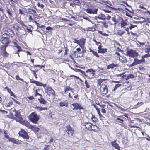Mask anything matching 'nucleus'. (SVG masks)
Segmentation results:
<instances>
[{"instance_id":"60","label":"nucleus","mask_w":150,"mask_h":150,"mask_svg":"<svg viewBox=\"0 0 150 150\" xmlns=\"http://www.w3.org/2000/svg\"><path fill=\"white\" fill-rule=\"evenodd\" d=\"M134 27V25L130 24V26L129 27L130 29H131L132 28Z\"/></svg>"},{"instance_id":"15","label":"nucleus","mask_w":150,"mask_h":150,"mask_svg":"<svg viewBox=\"0 0 150 150\" xmlns=\"http://www.w3.org/2000/svg\"><path fill=\"white\" fill-rule=\"evenodd\" d=\"M108 89L106 86H105L104 87L103 86V91L102 94L103 95H106L108 93Z\"/></svg>"},{"instance_id":"37","label":"nucleus","mask_w":150,"mask_h":150,"mask_svg":"<svg viewBox=\"0 0 150 150\" xmlns=\"http://www.w3.org/2000/svg\"><path fill=\"white\" fill-rule=\"evenodd\" d=\"M16 77V78L18 80H20L21 81H22L23 82H24V80H23V79L21 78H20L19 76L18 75H16V76H15Z\"/></svg>"},{"instance_id":"13","label":"nucleus","mask_w":150,"mask_h":150,"mask_svg":"<svg viewBox=\"0 0 150 150\" xmlns=\"http://www.w3.org/2000/svg\"><path fill=\"white\" fill-rule=\"evenodd\" d=\"M92 125V123L89 122H85L84 124L85 127L89 131H91V127Z\"/></svg>"},{"instance_id":"11","label":"nucleus","mask_w":150,"mask_h":150,"mask_svg":"<svg viewBox=\"0 0 150 150\" xmlns=\"http://www.w3.org/2000/svg\"><path fill=\"white\" fill-rule=\"evenodd\" d=\"M9 38L1 39L0 41L2 43L5 45H8L9 42Z\"/></svg>"},{"instance_id":"20","label":"nucleus","mask_w":150,"mask_h":150,"mask_svg":"<svg viewBox=\"0 0 150 150\" xmlns=\"http://www.w3.org/2000/svg\"><path fill=\"white\" fill-rule=\"evenodd\" d=\"M99 16L100 20L105 21L106 19L105 16L103 14H101L99 15Z\"/></svg>"},{"instance_id":"24","label":"nucleus","mask_w":150,"mask_h":150,"mask_svg":"<svg viewBox=\"0 0 150 150\" xmlns=\"http://www.w3.org/2000/svg\"><path fill=\"white\" fill-rule=\"evenodd\" d=\"M10 38V35L6 33L4 34L2 36L1 39L6 38Z\"/></svg>"},{"instance_id":"35","label":"nucleus","mask_w":150,"mask_h":150,"mask_svg":"<svg viewBox=\"0 0 150 150\" xmlns=\"http://www.w3.org/2000/svg\"><path fill=\"white\" fill-rule=\"evenodd\" d=\"M81 0H75V4L78 5L79 6L81 4L80 1Z\"/></svg>"},{"instance_id":"2","label":"nucleus","mask_w":150,"mask_h":150,"mask_svg":"<svg viewBox=\"0 0 150 150\" xmlns=\"http://www.w3.org/2000/svg\"><path fill=\"white\" fill-rule=\"evenodd\" d=\"M64 131L67 132L69 135L72 136L73 134L74 130L70 125H68L64 127Z\"/></svg>"},{"instance_id":"38","label":"nucleus","mask_w":150,"mask_h":150,"mask_svg":"<svg viewBox=\"0 0 150 150\" xmlns=\"http://www.w3.org/2000/svg\"><path fill=\"white\" fill-rule=\"evenodd\" d=\"M103 108L101 109V112L105 114L106 113V111L105 110V109H104V107L103 106V107H102Z\"/></svg>"},{"instance_id":"45","label":"nucleus","mask_w":150,"mask_h":150,"mask_svg":"<svg viewBox=\"0 0 150 150\" xmlns=\"http://www.w3.org/2000/svg\"><path fill=\"white\" fill-rule=\"evenodd\" d=\"M0 112H1V113L4 114H7V111H5L4 110H0Z\"/></svg>"},{"instance_id":"4","label":"nucleus","mask_w":150,"mask_h":150,"mask_svg":"<svg viewBox=\"0 0 150 150\" xmlns=\"http://www.w3.org/2000/svg\"><path fill=\"white\" fill-rule=\"evenodd\" d=\"M16 120L17 122H19L21 124L25 125L26 126L29 128H32L33 127L31 125H30L29 123L23 120H18L17 119H16Z\"/></svg>"},{"instance_id":"43","label":"nucleus","mask_w":150,"mask_h":150,"mask_svg":"<svg viewBox=\"0 0 150 150\" xmlns=\"http://www.w3.org/2000/svg\"><path fill=\"white\" fill-rule=\"evenodd\" d=\"M121 57L122 58V62H123L125 63L127 62L126 60V59H125V57Z\"/></svg>"},{"instance_id":"28","label":"nucleus","mask_w":150,"mask_h":150,"mask_svg":"<svg viewBox=\"0 0 150 150\" xmlns=\"http://www.w3.org/2000/svg\"><path fill=\"white\" fill-rule=\"evenodd\" d=\"M36 108L39 110L40 111H41L45 109H47V108L45 107H37Z\"/></svg>"},{"instance_id":"41","label":"nucleus","mask_w":150,"mask_h":150,"mask_svg":"<svg viewBox=\"0 0 150 150\" xmlns=\"http://www.w3.org/2000/svg\"><path fill=\"white\" fill-rule=\"evenodd\" d=\"M38 5L39 7H40L41 8H42L44 7V6L42 4H40V3H38Z\"/></svg>"},{"instance_id":"8","label":"nucleus","mask_w":150,"mask_h":150,"mask_svg":"<svg viewBox=\"0 0 150 150\" xmlns=\"http://www.w3.org/2000/svg\"><path fill=\"white\" fill-rule=\"evenodd\" d=\"M98 10L97 9L87 8L86 9V11L87 13L92 14H97Z\"/></svg>"},{"instance_id":"53","label":"nucleus","mask_w":150,"mask_h":150,"mask_svg":"<svg viewBox=\"0 0 150 150\" xmlns=\"http://www.w3.org/2000/svg\"><path fill=\"white\" fill-rule=\"evenodd\" d=\"M17 47L18 48L17 51L18 52H19L21 50V49L20 47L19 46H18V45L17 46Z\"/></svg>"},{"instance_id":"9","label":"nucleus","mask_w":150,"mask_h":150,"mask_svg":"<svg viewBox=\"0 0 150 150\" xmlns=\"http://www.w3.org/2000/svg\"><path fill=\"white\" fill-rule=\"evenodd\" d=\"M45 93L47 94L50 93L54 95L55 94L54 91L50 87H48L45 90Z\"/></svg>"},{"instance_id":"3","label":"nucleus","mask_w":150,"mask_h":150,"mask_svg":"<svg viewBox=\"0 0 150 150\" xmlns=\"http://www.w3.org/2000/svg\"><path fill=\"white\" fill-rule=\"evenodd\" d=\"M126 53L127 55L131 57H137L138 56V54L136 52V51L131 49L127 50Z\"/></svg>"},{"instance_id":"44","label":"nucleus","mask_w":150,"mask_h":150,"mask_svg":"<svg viewBox=\"0 0 150 150\" xmlns=\"http://www.w3.org/2000/svg\"><path fill=\"white\" fill-rule=\"evenodd\" d=\"M102 23L103 24V26L105 28H107L108 25L107 23L105 22H102Z\"/></svg>"},{"instance_id":"36","label":"nucleus","mask_w":150,"mask_h":150,"mask_svg":"<svg viewBox=\"0 0 150 150\" xmlns=\"http://www.w3.org/2000/svg\"><path fill=\"white\" fill-rule=\"evenodd\" d=\"M35 82V84H36L37 86H42V83H41L39 82H38V81H36V82Z\"/></svg>"},{"instance_id":"49","label":"nucleus","mask_w":150,"mask_h":150,"mask_svg":"<svg viewBox=\"0 0 150 150\" xmlns=\"http://www.w3.org/2000/svg\"><path fill=\"white\" fill-rule=\"evenodd\" d=\"M93 29V28L91 27H89L88 28H86V30H87V31H91V30L92 29Z\"/></svg>"},{"instance_id":"39","label":"nucleus","mask_w":150,"mask_h":150,"mask_svg":"<svg viewBox=\"0 0 150 150\" xmlns=\"http://www.w3.org/2000/svg\"><path fill=\"white\" fill-rule=\"evenodd\" d=\"M83 50H83L82 51H81V49L80 48H77L76 49V51L78 52V53L84 52V50Z\"/></svg>"},{"instance_id":"58","label":"nucleus","mask_w":150,"mask_h":150,"mask_svg":"<svg viewBox=\"0 0 150 150\" xmlns=\"http://www.w3.org/2000/svg\"><path fill=\"white\" fill-rule=\"evenodd\" d=\"M146 22V21L144 20L142 21H138L137 23H140V24H142L143 23H144Z\"/></svg>"},{"instance_id":"42","label":"nucleus","mask_w":150,"mask_h":150,"mask_svg":"<svg viewBox=\"0 0 150 150\" xmlns=\"http://www.w3.org/2000/svg\"><path fill=\"white\" fill-rule=\"evenodd\" d=\"M134 76L132 74H129L128 75V77L129 78H133L134 77Z\"/></svg>"},{"instance_id":"34","label":"nucleus","mask_w":150,"mask_h":150,"mask_svg":"<svg viewBox=\"0 0 150 150\" xmlns=\"http://www.w3.org/2000/svg\"><path fill=\"white\" fill-rule=\"evenodd\" d=\"M85 84L86 88H90V86L89 84V83L86 80L85 81Z\"/></svg>"},{"instance_id":"46","label":"nucleus","mask_w":150,"mask_h":150,"mask_svg":"<svg viewBox=\"0 0 150 150\" xmlns=\"http://www.w3.org/2000/svg\"><path fill=\"white\" fill-rule=\"evenodd\" d=\"M102 82V81L101 79H99L98 81V83L100 86Z\"/></svg>"},{"instance_id":"25","label":"nucleus","mask_w":150,"mask_h":150,"mask_svg":"<svg viewBox=\"0 0 150 150\" xmlns=\"http://www.w3.org/2000/svg\"><path fill=\"white\" fill-rule=\"evenodd\" d=\"M117 66V65H115L114 64H112L110 65H109L107 66V69H109L110 68H111L113 69L115 67H116Z\"/></svg>"},{"instance_id":"57","label":"nucleus","mask_w":150,"mask_h":150,"mask_svg":"<svg viewBox=\"0 0 150 150\" xmlns=\"http://www.w3.org/2000/svg\"><path fill=\"white\" fill-rule=\"evenodd\" d=\"M83 18L84 19L88 20L89 22H91V20L88 18L84 17H83Z\"/></svg>"},{"instance_id":"64","label":"nucleus","mask_w":150,"mask_h":150,"mask_svg":"<svg viewBox=\"0 0 150 150\" xmlns=\"http://www.w3.org/2000/svg\"><path fill=\"white\" fill-rule=\"evenodd\" d=\"M46 29L47 30H50L52 29V28L50 27H48L46 28Z\"/></svg>"},{"instance_id":"7","label":"nucleus","mask_w":150,"mask_h":150,"mask_svg":"<svg viewBox=\"0 0 150 150\" xmlns=\"http://www.w3.org/2000/svg\"><path fill=\"white\" fill-rule=\"evenodd\" d=\"M71 105L73 106L74 108H73V110L74 109H83V108L81 106V105L76 103H74L71 104Z\"/></svg>"},{"instance_id":"50","label":"nucleus","mask_w":150,"mask_h":150,"mask_svg":"<svg viewBox=\"0 0 150 150\" xmlns=\"http://www.w3.org/2000/svg\"><path fill=\"white\" fill-rule=\"evenodd\" d=\"M69 88H70L67 87V88H66L65 89L64 93H65V94L67 93V91H68V90H69Z\"/></svg>"},{"instance_id":"21","label":"nucleus","mask_w":150,"mask_h":150,"mask_svg":"<svg viewBox=\"0 0 150 150\" xmlns=\"http://www.w3.org/2000/svg\"><path fill=\"white\" fill-rule=\"evenodd\" d=\"M38 100L40 102V103L45 104L46 103V101L44 99L41 97H40V98L38 99Z\"/></svg>"},{"instance_id":"55","label":"nucleus","mask_w":150,"mask_h":150,"mask_svg":"<svg viewBox=\"0 0 150 150\" xmlns=\"http://www.w3.org/2000/svg\"><path fill=\"white\" fill-rule=\"evenodd\" d=\"M35 22L36 23V24H37V26L40 28H42L43 26L42 25H40L39 23H37L36 22Z\"/></svg>"},{"instance_id":"5","label":"nucleus","mask_w":150,"mask_h":150,"mask_svg":"<svg viewBox=\"0 0 150 150\" xmlns=\"http://www.w3.org/2000/svg\"><path fill=\"white\" fill-rule=\"evenodd\" d=\"M19 134L20 136L25 139H28L29 138L27 132L23 129H21V131L19 133Z\"/></svg>"},{"instance_id":"54","label":"nucleus","mask_w":150,"mask_h":150,"mask_svg":"<svg viewBox=\"0 0 150 150\" xmlns=\"http://www.w3.org/2000/svg\"><path fill=\"white\" fill-rule=\"evenodd\" d=\"M74 40L76 41V42H74V43H77L79 45V44H80V40H76V39H75Z\"/></svg>"},{"instance_id":"23","label":"nucleus","mask_w":150,"mask_h":150,"mask_svg":"<svg viewBox=\"0 0 150 150\" xmlns=\"http://www.w3.org/2000/svg\"><path fill=\"white\" fill-rule=\"evenodd\" d=\"M91 131L93 130L95 131L97 129L98 127L97 126L95 125L92 124V125L91 126Z\"/></svg>"},{"instance_id":"18","label":"nucleus","mask_w":150,"mask_h":150,"mask_svg":"<svg viewBox=\"0 0 150 150\" xmlns=\"http://www.w3.org/2000/svg\"><path fill=\"white\" fill-rule=\"evenodd\" d=\"M52 146L47 145L45 146L44 147V150H53V149L51 147Z\"/></svg>"},{"instance_id":"17","label":"nucleus","mask_w":150,"mask_h":150,"mask_svg":"<svg viewBox=\"0 0 150 150\" xmlns=\"http://www.w3.org/2000/svg\"><path fill=\"white\" fill-rule=\"evenodd\" d=\"M80 46L81 48L82 49H84V45L85 43V41L84 40H80Z\"/></svg>"},{"instance_id":"30","label":"nucleus","mask_w":150,"mask_h":150,"mask_svg":"<svg viewBox=\"0 0 150 150\" xmlns=\"http://www.w3.org/2000/svg\"><path fill=\"white\" fill-rule=\"evenodd\" d=\"M150 57V54L148 53V54L143 55L142 57V60H144V58L148 57Z\"/></svg>"},{"instance_id":"6","label":"nucleus","mask_w":150,"mask_h":150,"mask_svg":"<svg viewBox=\"0 0 150 150\" xmlns=\"http://www.w3.org/2000/svg\"><path fill=\"white\" fill-rule=\"evenodd\" d=\"M13 112L15 113L14 115L16 117L15 118L13 117L14 119L16 120V119H17L18 120H23L22 118L21 117V115L20 114V112L18 111H17L16 109H14L13 110Z\"/></svg>"},{"instance_id":"16","label":"nucleus","mask_w":150,"mask_h":150,"mask_svg":"<svg viewBox=\"0 0 150 150\" xmlns=\"http://www.w3.org/2000/svg\"><path fill=\"white\" fill-rule=\"evenodd\" d=\"M27 11L28 13L33 15H35L36 13V12L35 10L31 9H28Z\"/></svg>"},{"instance_id":"59","label":"nucleus","mask_w":150,"mask_h":150,"mask_svg":"<svg viewBox=\"0 0 150 150\" xmlns=\"http://www.w3.org/2000/svg\"><path fill=\"white\" fill-rule=\"evenodd\" d=\"M34 130L36 132H38L39 130V128L38 127H34Z\"/></svg>"},{"instance_id":"1","label":"nucleus","mask_w":150,"mask_h":150,"mask_svg":"<svg viewBox=\"0 0 150 150\" xmlns=\"http://www.w3.org/2000/svg\"><path fill=\"white\" fill-rule=\"evenodd\" d=\"M29 119L32 122L36 124L39 119V117L35 112H33L29 116Z\"/></svg>"},{"instance_id":"19","label":"nucleus","mask_w":150,"mask_h":150,"mask_svg":"<svg viewBox=\"0 0 150 150\" xmlns=\"http://www.w3.org/2000/svg\"><path fill=\"white\" fill-rule=\"evenodd\" d=\"M59 105L60 106L67 107L68 105V102L66 101L61 102L59 103Z\"/></svg>"},{"instance_id":"10","label":"nucleus","mask_w":150,"mask_h":150,"mask_svg":"<svg viewBox=\"0 0 150 150\" xmlns=\"http://www.w3.org/2000/svg\"><path fill=\"white\" fill-rule=\"evenodd\" d=\"M144 62L145 59L138 60L137 59L135 58L134 60V64L135 65L144 63Z\"/></svg>"},{"instance_id":"14","label":"nucleus","mask_w":150,"mask_h":150,"mask_svg":"<svg viewBox=\"0 0 150 150\" xmlns=\"http://www.w3.org/2000/svg\"><path fill=\"white\" fill-rule=\"evenodd\" d=\"M101 46L100 44L99 45L98 47V53H104L106 52V49L101 48Z\"/></svg>"},{"instance_id":"63","label":"nucleus","mask_w":150,"mask_h":150,"mask_svg":"<svg viewBox=\"0 0 150 150\" xmlns=\"http://www.w3.org/2000/svg\"><path fill=\"white\" fill-rule=\"evenodd\" d=\"M4 136L5 138H6L8 139H9L10 137L7 134H5V135H4Z\"/></svg>"},{"instance_id":"62","label":"nucleus","mask_w":150,"mask_h":150,"mask_svg":"<svg viewBox=\"0 0 150 150\" xmlns=\"http://www.w3.org/2000/svg\"><path fill=\"white\" fill-rule=\"evenodd\" d=\"M97 111V112L98 113V114L99 115V116H101L102 115L100 114V110H98V111Z\"/></svg>"},{"instance_id":"29","label":"nucleus","mask_w":150,"mask_h":150,"mask_svg":"<svg viewBox=\"0 0 150 150\" xmlns=\"http://www.w3.org/2000/svg\"><path fill=\"white\" fill-rule=\"evenodd\" d=\"M90 50L91 52L92 53L96 56L97 57H99V55L95 51H94L93 50H92L91 49H90Z\"/></svg>"},{"instance_id":"31","label":"nucleus","mask_w":150,"mask_h":150,"mask_svg":"<svg viewBox=\"0 0 150 150\" xmlns=\"http://www.w3.org/2000/svg\"><path fill=\"white\" fill-rule=\"evenodd\" d=\"M127 25V23L125 21H123L121 23V27H124L125 26Z\"/></svg>"},{"instance_id":"32","label":"nucleus","mask_w":150,"mask_h":150,"mask_svg":"<svg viewBox=\"0 0 150 150\" xmlns=\"http://www.w3.org/2000/svg\"><path fill=\"white\" fill-rule=\"evenodd\" d=\"M6 11L8 14L10 16H12V13L11 11L9 9H7Z\"/></svg>"},{"instance_id":"48","label":"nucleus","mask_w":150,"mask_h":150,"mask_svg":"<svg viewBox=\"0 0 150 150\" xmlns=\"http://www.w3.org/2000/svg\"><path fill=\"white\" fill-rule=\"evenodd\" d=\"M31 71L33 72V74L36 78H37V74L36 73L35 71L31 70Z\"/></svg>"},{"instance_id":"40","label":"nucleus","mask_w":150,"mask_h":150,"mask_svg":"<svg viewBox=\"0 0 150 150\" xmlns=\"http://www.w3.org/2000/svg\"><path fill=\"white\" fill-rule=\"evenodd\" d=\"M86 72H92V73H93L95 71H94L93 69H88L86 71Z\"/></svg>"},{"instance_id":"61","label":"nucleus","mask_w":150,"mask_h":150,"mask_svg":"<svg viewBox=\"0 0 150 150\" xmlns=\"http://www.w3.org/2000/svg\"><path fill=\"white\" fill-rule=\"evenodd\" d=\"M28 98L30 100H32L34 98L33 96H31L28 97Z\"/></svg>"},{"instance_id":"47","label":"nucleus","mask_w":150,"mask_h":150,"mask_svg":"<svg viewBox=\"0 0 150 150\" xmlns=\"http://www.w3.org/2000/svg\"><path fill=\"white\" fill-rule=\"evenodd\" d=\"M93 41L95 42V44L96 45H98V46H99L98 45L99 44H100V43L99 42H97L96 40H94Z\"/></svg>"},{"instance_id":"52","label":"nucleus","mask_w":150,"mask_h":150,"mask_svg":"<svg viewBox=\"0 0 150 150\" xmlns=\"http://www.w3.org/2000/svg\"><path fill=\"white\" fill-rule=\"evenodd\" d=\"M12 104V102L11 100H10L9 101V102L8 103V104H7V106H10V105H11Z\"/></svg>"},{"instance_id":"56","label":"nucleus","mask_w":150,"mask_h":150,"mask_svg":"<svg viewBox=\"0 0 150 150\" xmlns=\"http://www.w3.org/2000/svg\"><path fill=\"white\" fill-rule=\"evenodd\" d=\"M110 18L111 17L108 15H107V16L106 17V19H107L108 20H109L110 19Z\"/></svg>"},{"instance_id":"12","label":"nucleus","mask_w":150,"mask_h":150,"mask_svg":"<svg viewBox=\"0 0 150 150\" xmlns=\"http://www.w3.org/2000/svg\"><path fill=\"white\" fill-rule=\"evenodd\" d=\"M111 144L117 150H120L118 144L116 143L115 141L112 142Z\"/></svg>"},{"instance_id":"22","label":"nucleus","mask_w":150,"mask_h":150,"mask_svg":"<svg viewBox=\"0 0 150 150\" xmlns=\"http://www.w3.org/2000/svg\"><path fill=\"white\" fill-rule=\"evenodd\" d=\"M8 45H6L5 46L3 50V55L4 56H7L8 55V54L7 53L6 50V48Z\"/></svg>"},{"instance_id":"27","label":"nucleus","mask_w":150,"mask_h":150,"mask_svg":"<svg viewBox=\"0 0 150 150\" xmlns=\"http://www.w3.org/2000/svg\"><path fill=\"white\" fill-rule=\"evenodd\" d=\"M124 33V31L121 30H118L117 31V34L121 36Z\"/></svg>"},{"instance_id":"26","label":"nucleus","mask_w":150,"mask_h":150,"mask_svg":"<svg viewBox=\"0 0 150 150\" xmlns=\"http://www.w3.org/2000/svg\"><path fill=\"white\" fill-rule=\"evenodd\" d=\"M84 53V52H82L80 53H77L76 55H75V57H81L82 56Z\"/></svg>"},{"instance_id":"51","label":"nucleus","mask_w":150,"mask_h":150,"mask_svg":"<svg viewBox=\"0 0 150 150\" xmlns=\"http://www.w3.org/2000/svg\"><path fill=\"white\" fill-rule=\"evenodd\" d=\"M35 93H36V94H35V96H37L38 95L40 96L41 97L42 96V95H41V94H40L39 93H38L37 90H36Z\"/></svg>"},{"instance_id":"33","label":"nucleus","mask_w":150,"mask_h":150,"mask_svg":"<svg viewBox=\"0 0 150 150\" xmlns=\"http://www.w3.org/2000/svg\"><path fill=\"white\" fill-rule=\"evenodd\" d=\"M8 140L10 141H11L14 143H16L17 141L15 140L14 138H10Z\"/></svg>"}]
</instances>
